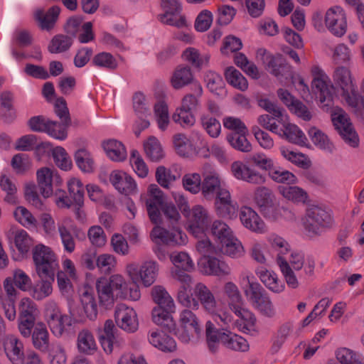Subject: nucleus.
I'll return each instance as SVG.
<instances>
[{
	"label": "nucleus",
	"instance_id": "nucleus-2",
	"mask_svg": "<svg viewBox=\"0 0 364 364\" xmlns=\"http://www.w3.org/2000/svg\"><path fill=\"white\" fill-rule=\"evenodd\" d=\"M205 341L210 352L218 351L220 343L226 348L240 352H247L250 349L247 341L230 331H222L217 328L211 321L205 323Z\"/></svg>",
	"mask_w": 364,
	"mask_h": 364
},
{
	"label": "nucleus",
	"instance_id": "nucleus-5",
	"mask_svg": "<svg viewBox=\"0 0 364 364\" xmlns=\"http://www.w3.org/2000/svg\"><path fill=\"white\" fill-rule=\"evenodd\" d=\"M173 144L176 152L182 157L194 158L209 156L208 142L198 132L193 133L189 137L184 134H176L173 136Z\"/></svg>",
	"mask_w": 364,
	"mask_h": 364
},
{
	"label": "nucleus",
	"instance_id": "nucleus-30",
	"mask_svg": "<svg viewBox=\"0 0 364 364\" xmlns=\"http://www.w3.org/2000/svg\"><path fill=\"white\" fill-rule=\"evenodd\" d=\"M80 298L84 316H79V322H84L85 318L91 321L95 320L97 316V305L92 289L85 287L81 290Z\"/></svg>",
	"mask_w": 364,
	"mask_h": 364
},
{
	"label": "nucleus",
	"instance_id": "nucleus-10",
	"mask_svg": "<svg viewBox=\"0 0 364 364\" xmlns=\"http://www.w3.org/2000/svg\"><path fill=\"white\" fill-rule=\"evenodd\" d=\"M183 216L187 230L196 237L206 232L211 221L208 210L201 205H193Z\"/></svg>",
	"mask_w": 364,
	"mask_h": 364
},
{
	"label": "nucleus",
	"instance_id": "nucleus-57",
	"mask_svg": "<svg viewBox=\"0 0 364 364\" xmlns=\"http://www.w3.org/2000/svg\"><path fill=\"white\" fill-rule=\"evenodd\" d=\"M14 215L15 219L28 229L36 228L37 220L25 207L18 206L16 208Z\"/></svg>",
	"mask_w": 364,
	"mask_h": 364
},
{
	"label": "nucleus",
	"instance_id": "nucleus-54",
	"mask_svg": "<svg viewBox=\"0 0 364 364\" xmlns=\"http://www.w3.org/2000/svg\"><path fill=\"white\" fill-rule=\"evenodd\" d=\"M14 245L21 257H23L29 252L33 242L26 230H19L15 233Z\"/></svg>",
	"mask_w": 364,
	"mask_h": 364
},
{
	"label": "nucleus",
	"instance_id": "nucleus-46",
	"mask_svg": "<svg viewBox=\"0 0 364 364\" xmlns=\"http://www.w3.org/2000/svg\"><path fill=\"white\" fill-rule=\"evenodd\" d=\"M170 259L174 268L171 270L173 272L181 270L183 272H191L194 269V263L191 257L185 252H173L170 255Z\"/></svg>",
	"mask_w": 364,
	"mask_h": 364
},
{
	"label": "nucleus",
	"instance_id": "nucleus-14",
	"mask_svg": "<svg viewBox=\"0 0 364 364\" xmlns=\"http://www.w3.org/2000/svg\"><path fill=\"white\" fill-rule=\"evenodd\" d=\"M173 277L181 284L176 296L178 302L186 308L198 309L196 298L192 296L191 276L181 270H177L173 272Z\"/></svg>",
	"mask_w": 364,
	"mask_h": 364
},
{
	"label": "nucleus",
	"instance_id": "nucleus-40",
	"mask_svg": "<svg viewBox=\"0 0 364 364\" xmlns=\"http://www.w3.org/2000/svg\"><path fill=\"white\" fill-rule=\"evenodd\" d=\"M175 311L176 310L155 306L151 311L152 321L158 326L166 327L171 332L172 327L174 326V320L171 314Z\"/></svg>",
	"mask_w": 364,
	"mask_h": 364
},
{
	"label": "nucleus",
	"instance_id": "nucleus-3",
	"mask_svg": "<svg viewBox=\"0 0 364 364\" xmlns=\"http://www.w3.org/2000/svg\"><path fill=\"white\" fill-rule=\"evenodd\" d=\"M193 293L198 301V307L200 304L205 312L215 318H219L225 325L232 322L233 317L227 310L225 303L217 299L205 284L197 283L194 287Z\"/></svg>",
	"mask_w": 364,
	"mask_h": 364
},
{
	"label": "nucleus",
	"instance_id": "nucleus-39",
	"mask_svg": "<svg viewBox=\"0 0 364 364\" xmlns=\"http://www.w3.org/2000/svg\"><path fill=\"white\" fill-rule=\"evenodd\" d=\"M278 191L285 199L294 203H305L309 198L306 191L299 186H279Z\"/></svg>",
	"mask_w": 364,
	"mask_h": 364
},
{
	"label": "nucleus",
	"instance_id": "nucleus-1",
	"mask_svg": "<svg viewBox=\"0 0 364 364\" xmlns=\"http://www.w3.org/2000/svg\"><path fill=\"white\" fill-rule=\"evenodd\" d=\"M96 290L100 304L105 308L112 306L117 299L138 301L141 298L139 287H129L124 277L119 274L109 278L100 277L96 282Z\"/></svg>",
	"mask_w": 364,
	"mask_h": 364
},
{
	"label": "nucleus",
	"instance_id": "nucleus-23",
	"mask_svg": "<svg viewBox=\"0 0 364 364\" xmlns=\"http://www.w3.org/2000/svg\"><path fill=\"white\" fill-rule=\"evenodd\" d=\"M237 317L236 326L243 333L255 335L258 333L255 315L241 304L231 310Z\"/></svg>",
	"mask_w": 364,
	"mask_h": 364
},
{
	"label": "nucleus",
	"instance_id": "nucleus-24",
	"mask_svg": "<svg viewBox=\"0 0 364 364\" xmlns=\"http://www.w3.org/2000/svg\"><path fill=\"white\" fill-rule=\"evenodd\" d=\"M164 197L161 190L156 184H151L148 188V198L146 205L150 220L154 223L160 220L159 206L164 203Z\"/></svg>",
	"mask_w": 364,
	"mask_h": 364
},
{
	"label": "nucleus",
	"instance_id": "nucleus-33",
	"mask_svg": "<svg viewBox=\"0 0 364 364\" xmlns=\"http://www.w3.org/2000/svg\"><path fill=\"white\" fill-rule=\"evenodd\" d=\"M235 203L231 200L228 190H220L215 198V209L216 214L221 218H231L237 211Z\"/></svg>",
	"mask_w": 364,
	"mask_h": 364
},
{
	"label": "nucleus",
	"instance_id": "nucleus-9",
	"mask_svg": "<svg viewBox=\"0 0 364 364\" xmlns=\"http://www.w3.org/2000/svg\"><path fill=\"white\" fill-rule=\"evenodd\" d=\"M302 225L309 235H317L333 225V219L327 211L314 205L307 209Z\"/></svg>",
	"mask_w": 364,
	"mask_h": 364
},
{
	"label": "nucleus",
	"instance_id": "nucleus-27",
	"mask_svg": "<svg viewBox=\"0 0 364 364\" xmlns=\"http://www.w3.org/2000/svg\"><path fill=\"white\" fill-rule=\"evenodd\" d=\"M277 95L290 112L305 121L311 119V114L309 109L302 102L295 99L287 90L279 89Z\"/></svg>",
	"mask_w": 364,
	"mask_h": 364
},
{
	"label": "nucleus",
	"instance_id": "nucleus-63",
	"mask_svg": "<svg viewBox=\"0 0 364 364\" xmlns=\"http://www.w3.org/2000/svg\"><path fill=\"white\" fill-rule=\"evenodd\" d=\"M202 182L200 175L197 173H186L182 178L184 189L193 194L201 191Z\"/></svg>",
	"mask_w": 364,
	"mask_h": 364
},
{
	"label": "nucleus",
	"instance_id": "nucleus-51",
	"mask_svg": "<svg viewBox=\"0 0 364 364\" xmlns=\"http://www.w3.org/2000/svg\"><path fill=\"white\" fill-rule=\"evenodd\" d=\"M210 232L220 245L233 235L231 228L224 222L216 220L210 225Z\"/></svg>",
	"mask_w": 364,
	"mask_h": 364
},
{
	"label": "nucleus",
	"instance_id": "nucleus-56",
	"mask_svg": "<svg viewBox=\"0 0 364 364\" xmlns=\"http://www.w3.org/2000/svg\"><path fill=\"white\" fill-rule=\"evenodd\" d=\"M182 57L185 60L188 61L196 68L205 66L209 61V55L208 54H200L193 47L188 48L183 53Z\"/></svg>",
	"mask_w": 364,
	"mask_h": 364
},
{
	"label": "nucleus",
	"instance_id": "nucleus-8",
	"mask_svg": "<svg viewBox=\"0 0 364 364\" xmlns=\"http://www.w3.org/2000/svg\"><path fill=\"white\" fill-rule=\"evenodd\" d=\"M33 258L39 277L52 279L55 276L58 263L57 256L50 247L42 244L36 245L33 251Z\"/></svg>",
	"mask_w": 364,
	"mask_h": 364
},
{
	"label": "nucleus",
	"instance_id": "nucleus-44",
	"mask_svg": "<svg viewBox=\"0 0 364 364\" xmlns=\"http://www.w3.org/2000/svg\"><path fill=\"white\" fill-rule=\"evenodd\" d=\"M41 279L37 282L31 289V296L37 300H43L49 296L53 292V282H54L55 276L50 277H41Z\"/></svg>",
	"mask_w": 364,
	"mask_h": 364
},
{
	"label": "nucleus",
	"instance_id": "nucleus-12",
	"mask_svg": "<svg viewBox=\"0 0 364 364\" xmlns=\"http://www.w3.org/2000/svg\"><path fill=\"white\" fill-rule=\"evenodd\" d=\"M257 58L262 61L266 68L278 78H292L291 67L281 55H272L263 48L258 49Z\"/></svg>",
	"mask_w": 364,
	"mask_h": 364
},
{
	"label": "nucleus",
	"instance_id": "nucleus-62",
	"mask_svg": "<svg viewBox=\"0 0 364 364\" xmlns=\"http://www.w3.org/2000/svg\"><path fill=\"white\" fill-rule=\"evenodd\" d=\"M267 240L272 250L277 252V259L282 257V255L287 254L290 251V246L288 242L282 237L277 234H270L267 237Z\"/></svg>",
	"mask_w": 364,
	"mask_h": 364
},
{
	"label": "nucleus",
	"instance_id": "nucleus-53",
	"mask_svg": "<svg viewBox=\"0 0 364 364\" xmlns=\"http://www.w3.org/2000/svg\"><path fill=\"white\" fill-rule=\"evenodd\" d=\"M68 192L76 205L82 206L84 203V186L77 178H71L67 182Z\"/></svg>",
	"mask_w": 364,
	"mask_h": 364
},
{
	"label": "nucleus",
	"instance_id": "nucleus-35",
	"mask_svg": "<svg viewBox=\"0 0 364 364\" xmlns=\"http://www.w3.org/2000/svg\"><path fill=\"white\" fill-rule=\"evenodd\" d=\"M116 328L112 320H107L100 336V343L102 348L107 353H111L114 347L121 343V338L116 334Z\"/></svg>",
	"mask_w": 364,
	"mask_h": 364
},
{
	"label": "nucleus",
	"instance_id": "nucleus-15",
	"mask_svg": "<svg viewBox=\"0 0 364 364\" xmlns=\"http://www.w3.org/2000/svg\"><path fill=\"white\" fill-rule=\"evenodd\" d=\"M324 21L326 28L335 36L341 37L346 33L347 16L341 6H333L329 8L325 14Z\"/></svg>",
	"mask_w": 364,
	"mask_h": 364
},
{
	"label": "nucleus",
	"instance_id": "nucleus-52",
	"mask_svg": "<svg viewBox=\"0 0 364 364\" xmlns=\"http://www.w3.org/2000/svg\"><path fill=\"white\" fill-rule=\"evenodd\" d=\"M192 80L191 68L188 66H178L173 73L171 84L174 88L179 89L190 83Z\"/></svg>",
	"mask_w": 364,
	"mask_h": 364
},
{
	"label": "nucleus",
	"instance_id": "nucleus-43",
	"mask_svg": "<svg viewBox=\"0 0 364 364\" xmlns=\"http://www.w3.org/2000/svg\"><path fill=\"white\" fill-rule=\"evenodd\" d=\"M151 298L156 306L176 310V304L171 296L162 286H154L151 289Z\"/></svg>",
	"mask_w": 364,
	"mask_h": 364
},
{
	"label": "nucleus",
	"instance_id": "nucleus-61",
	"mask_svg": "<svg viewBox=\"0 0 364 364\" xmlns=\"http://www.w3.org/2000/svg\"><path fill=\"white\" fill-rule=\"evenodd\" d=\"M309 135L312 142L318 148L331 152L333 145L328 136L316 127H312L309 131Z\"/></svg>",
	"mask_w": 364,
	"mask_h": 364
},
{
	"label": "nucleus",
	"instance_id": "nucleus-7",
	"mask_svg": "<svg viewBox=\"0 0 364 364\" xmlns=\"http://www.w3.org/2000/svg\"><path fill=\"white\" fill-rule=\"evenodd\" d=\"M201 328L197 316L191 310H183L179 315L178 326L172 327V331L183 343H189L198 338Z\"/></svg>",
	"mask_w": 364,
	"mask_h": 364
},
{
	"label": "nucleus",
	"instance_id": "nucleus-17",
	"mask_svg": "<svg viewBox=\"0 0 364 364\" xmlns=\"http://www.w3.org/2000/svg\"><path fill=\"white\" fill-rule=\"evenodd\" d=\"M311 73L314 77L312 87L319 92V98L322 107H330L332 102V88L328 85L330 82L328 77L318 65L312 66Z\"/></svg>",
	"mask_w": 364,
	"mask_h": 364
},
{
	"label": "nucleus",
	"instance_id": "nucleus-19",
	"mask_svg": "<svg viewBox=\"0 0 364 364\" xmlns=\"http://www.w3.org/2000/svg\"><path fill=\"white\" fill-rule=\"evenodd\" d=\"M151 237L156 243L167 245H182L187 242V236L178 228L173 227L168 230L160 226H156L151 232Z\"/></svg>",
	"mask_w": 364,
	"mask_h": 364
},
{
	"label": "nucleus",
	"instance_id": "nucleus-47",
	"mask_svg": "<svg viewBox=\"0 0 364 364\" xmlns=\"http://www.w3.org/2000/svg\"><path fill=\"white\" fill-rule=\"evenodd\" d=\"M144 149L146 156L152 161H158L164 156L162 146L155 136H150L144 142Z\"/></svg>",
	"mask_w": 364,
	"mask_h": 364
},
{
	"label": "nucleus",
	"instance_id": "nucleus-16",
	"mask_svg": "<svg viewBox=\"0 0 364 364\" xmlns=\"http://www.w3.org/2000/svg\"><path fill=\"white\" fill-rule=\"evenodd\" d=\"M163 14H160L159 19L164 23L178 28L187 26L185 16L181 14L182 6L178 0H161Z\"/></svg>",
	"mask_w": 364,
	"mask_h": 364
},
{
	"label": "nucleus",
	"instance_id": "nucleus-20",
	"mask_svg": "<svg viewBox=\"0 0 364 364\" xmlns=\"http://www.w3.org/2000/svg\"><path fill=\"white\" fill-rule=\"evenodd\" d=\"M36 178L40 193L45 198H48L53 194V184L56 186L62 184V179L58 173L47 167L38 170Z\"/></svg>",
	"mask_w": 364,
	"mask_h": 364
},
{
	"label": "nucleus",
	"instance_id": "nucleus-59",
	"mask_svg": "<svg viewBox=\"0 0 364 364\" xmlns=\"http://www.w3.org/2000/svg\"><path fill=\"white\" fill-rule=\"evenodd\" d=\"M336 355L341 364H364V358L362 355L346 348H339Z\"/></svg>",
	"mask_w": 364,
	"mask_h": 364
},
{
	"label": "nucleus",
	"instance_id": "nucleus-4",
	"mask_svg": "<svg viewBox=\"0 0 364 364\" xmlns=\"http://www.w3.org/2000/svg\"><path fill=\"white\" fill-rule=\"evenodd\" d=\"M333 80L335 85L341 90V96L348 106L355 111L364 109V79L360 85L361 97L358 94L356 85L348 68H337L334 71Z\"/></svg>",
	"mask_w": 364,
	"mask_h": 364
},
{
	"label": "nucleus",
	"instance_id": "nucleus-21",
	"mask_svg": "<svg viewBox=\"0 0 364 364\" xmlns=\"http://www.w3.org/2000/svg\"><path fill=\"white\" fill-rule=\"evenodd\" d=\"M254 200L266 217L270 219L279 218L273 213L275 207L274 196L269 188L264 186L257 187L255 191Z\"/></svg>",
	"mask_w": 364,
	"mask_h": 364
},
{
	"label": "nucleus",
	"instance_id": "nucleus-18",
	"mask_svg": "<svg viewBox=\"0 0 364 364\" xmlns=\"http://www.w3.org/2000/svg\"><path fill=\"white\" fill-rule=\"evenodd\" d=\"M114 319L117 326L127 333H134L139 328V319L136 311L124 304L117 305Z\"/></svg>",
	"mask_w": 364,
	"mask_h": 364
},
{
	"label": "nucleus",
	"instance_id": "nucleus-25",
	"mask_svg": "<svg viewBox=\"0 0 364 364\" xmlns=\"http://www.w3.org/2000/svg\"><path fill=\"white\" fill-rule=\"evenodd\" d=\"M200 271L205 275L225 277L230 274V267L225 262L215 257H202L198 262Z\"/></svg>",
	"mask_w": 364,
	"mask_h": 364
},
{
	"label": "nucleus",
	"instance_id": "nucleus-28",
	"mask_svg": "<svg viewBox=\"0 0 364 364\" xmlns=\"http://www.w3.org/2000/svg\"><path fill=\"white\" fill-rule=\"evenodd\" d=\"M242 224L252 232L263 234L267 231L264 222L259 215L250 207H242L240 212Z\"/></svg>",
	"mask_w": 364,
	"mask_h": 364
},
{
	"label": "nucleus",
	"instance_id": "nucleus-41",
	"mask_svg": "<svg viewBox=\"0 0 364 364\" xmlns=\"http://www.w3.org/2000/svg\"><path fill=\"white\" fill-rule=\"evenodd\" d=\"M70 223L71 220L65 218L58 224V229L64 250L68 253H73L75 250V241L70 232Z\"/></svg>",
	"mask_w": 364,
	"mask_h": 364
},
{
	"label": "nucleus",
	"instance_id": "nucleus-50",
	"mask_svg": "<svg viewBox=\"0 0 364 364\" xmlns=\"http://www.w3.org/2000/svg\"><path fill=\"white\" fill-rule=\"evenodd\" d=\"M225 77L232 87L245 91L248 87V82L242 73L232 66L228 67L225 71Z\"/></svg>",
	"mask_w": 364,
	"mask_h": 364
},
{
	"label": "nucleus",
	"instance_id": "nucleus-32",
	"mask_svg": "<svg viewBox=\"0 0 364 364\" xmlns=\"http://www.w3.org/2000/svg\"><path fill=\"white\" fill-rule=\"evenodd\" d=\"M224 183L220 174L215 171H210L203 176L201 192L206 199L213 198L220 190H227L223 188Z\"/></svg>",
	"mask_w": 364,
	"mask_h": 364
},
{
	"label": "nucleus",
	"instance_id": "nucleus-37",
	"mask_svg": "<svg viewBox=\"0 0 364 364\" xmlns=\"http://www.w3.org/2000/svg\"><path fill=\"white\" fill-rule=\"evenodd\" d=\"M256 274L262 284L272 292L280 294L284 291L285 284L275 272L261 268L256 271Z\"/></svg>",
	"mask_w": 364,
	"mask_h": 364
},
{
	"label": "nucleus",
	"instance_id": "nucleus-49",
	"mask_svg": "<svg viewBox=\"0 0 364 364\" xmlns=\"http://www.w3.org/2000/svg\"><path fill=\"white\" fill-rule=\"evenodd\" d=\"M223 293L228 299V306L230 310L243 304L241 293L235 283L232 282H226L223 286Z\"/></svg>",
	"mask_w": 364,
	"mask_h": 364
},
{
	"label": "nucleus",
	"instance_id": "nucleus-11",
	"mask_svg": "<svg viewBox=\"0 0 364 364\" xmlns=\"http://www.w3.org/2000/svg\"><path fill=\"white\" fill-rule=\"evenodd\" d=\"M45 320L52 332L56 337H61L72 325V318L61 313L57 304L53 301L46 303L45 306Z\"/></svg>",
	"mask_w": 364,
	"mask_h": 364
},
{
	"label": "nucleus",
	"instance_id": "nucleus-60",
	"mask_svg": "<svg viewBox=\"0 0 364 364\" xmlns=\"http://www.w3.org/2000/svg\"><path fill=\"white\" fill-rule=\"evenodd\" d=\"M247 133H231L227 136V140L232 147L242 151L250 152L252 150V145L247 139Z\"/></svg>",
	"mask_w": 364,
	"mask_h": 364
},
{
	"label": "nucleus",
	"instance_id": "nucleus-64",
	"mask_svg": "<svg viewBox=\"0 0 364 364\" xmlns=\"http://www.w3.org/2000/svg\"><path fill=\"white\" fill-rule=\"evenodd\" d=\"M172 119L183 127H191L196 122V118L193 112L181 107L176 108L172 115Z\"/></svg>",
	"mask_w": 364,
	"mask_h": 364
},
{
	"label": "nucleus",
	"instance_id": "nucleus-13",
	"mask_svg": "<svg viewBox=\"0 0 364 364\" xmlns=\"http://www.w3.org/2000/svg\"><path fill=\"white\" fill-rule=\"evenodd\" d=\"M331 119L335 129L350 146L358 145V136L354 130L348 114L341 108L335 107L331 111Z\"/></svg>",
	"mask_w": 364,
	"mask_h": 364
},
{
	"label": "nucleus",
	"instance_id": "nucleus-31",
	"mask_svg": "<svg viewBox=\"0 0 364 364\" xmlns=\"http://www.w3.org/2000/svg\"><path fill=\"white\" fill-rule=\"evenodd\" d=\"M109 181L113 186L121 193L129 195L136 190V183L127 173L115 170L109 176Z\"/></svg>",
	"mask_w": 364,
	"mask_h": 364
},
{
	"label": "nucleus",
	"instance_id": "nucleus-45",
	"mask_svg": "<svg viewBox=\"0 0 364 364\" xmlns=\"http://www.w3.org/2000/svg\"><path fill=\"white\" fill-rule=\"evenodd\" d=\"M103 148L107 156L112 161H121L126 159L127 151L119 141L109 139L104 142Z\"/></svg>",
	"mask_w": 364,
	"mask_h": 364
},
{
	"label": "nucleus",
	"instance_id": "nucleus-29",
	"mask_svg": "<svg viewBox=\"0 0 364 364\" xmlns=\"http://www.w3.org/2000/svg\"><path fill=\"white\" fill-rule=\"evenodd\" d=\"M4 348L7 358L13 364H23V344L16 336L8 335L5 338Z\"/></svg>",
	"mask_w": 364,
	"mask_h": 364
},
{
	"label": "nucleus",
	"instance_id": "nucleus-26",
	"mask_svg": "<svg viewBox=\"0 0 364 364\" xmlns=\"http://www.w3.org/2000/svg\"><path fill=\"white\" fill-rule=\"evenodd\" d=\"M278 122L282 127L279 128L277 135L295 144L304 146L306 144L307 139L304 133L296 125L289 123L287 115L284 116V120Z\"/></svg>",
	"mask_w": 364,
	"mask_h": 364
},
{
	"label": "nucleus",
	"instance_id": "nucleus-48",
	"mask_svg": "<svg viewBox=\"0 0 364 364\" xmlns=\"http://www.w3.org/2000/svg\"><path fill=\"white\" fill-rule=\"evenodd\" d=\"M244 252L243 247L240 240L233 235L227 241L219 245V253L227 255L232 257H238Z\"/></svg>",
	"mask_w": 364,
	"mask_h": 364
},
{
	"label": "nucleus",
	"instance_id": "nucleus-36",
	"mask_svg": "<svg viewBox=\"0 0 364 364\" xmlns=\"http://www.w3.org/2000/svg\"><path fill=\"white\" fill-rule=\"evenodd\" d=\"M60 13V8L58 6H53L46 13L42 9H36L33 16L41 29L50 31L55 26Z\"/></svg>",
	"mask_w": 364,
	"mask_h": 364
},
{
	"label": "nucleus",
	"instance_id": "nucleus-34",
	"mask_svg": "<svg viewBox=\"0 0 364 364\" xmlns=\"http://www.w3.org/2000/svg\"><path fill=\"white\" fill-rule=\"evenodd\" d=\"M148 341L151 345L164 352H173L176 349L175 340L158 329L149 332Z\"/></svg>",
	"mask_w": 364,
	"mask_h": 364
},
{
	"label": "nucleus",
	"instance_id": "nucleus-42",
	"mask_svg": "<svg viewBox=\"0 0 364 364\" xmlns=\"http://www.w3.org/2000/svg\"><path fill=\"white\" fill-rule=\"evenodd\" d=\"M32 341L36 348L42 351L48 350L49 333L43 323L40 322L36 324L32 332Z\"/></svg>",
	"mask_w": 364,
	"mask_h": 364
},
{
	"label": "nucleus",
	"instance_id": "nucleus-55",
	"mask_svg": "<svg viewBox=\"0 0 364 364\" xmlns=\"http://www.w3.org/2000/svg\"><path fill=\"white\" fill-rule=\"evenodd\" d=\"M200 123L202 127L210 136L217 138L220 135L221 125L220 122L214 117L207 113H203L200 116Z\"/></svg>",
	"mask_w": 364,
	"mask_h": 364
},
{
	"label": "nucleus",
	"instance_id": "nucleus-22",
	"mask_svg": "<svg viewBox=\"0 0 364 364\" xmlns=\"http://www.w3.org/2000/svg\"><path fill=\"white\" fill-rule=\"evenodd\" d=\"M230 172L236 179L250 183L260 185L265 182V178L259 172L251 168L240 161L232 163Z\"/></svg>",
	"mask_w": 364,
	"mask_h": 364
},
{
	"label": "nucleus",
	"instance_id": "nucleus-38",
	"mask_svg": "<svg viewBox=\"0 0 364 364\" xmlns=\"http://www.w3.org/2000/svg\"><path fill=\"white\" fill-rule=\"evenodd\" d=\"M77 346L79 352L85 355H93L97 350V346L92 332L83 329L77 335Z\"/></svg>",
	"mask_w": 364,
	"mask_h": 364
},
{
	"label": "nucleus",
	"instance_id": "nucleus-58",
	"mask_svg": "<svg viewBox=\"0 0 364 364\" xmlns=\"http://www.w3.org/2000/svg\"><path fill=\"white\" fill-rule=\"evenodd\" d=\"M70 125V123H69L68 119L61 122V123L50 121L45 132L56 139L65 140L68 136L67 129Z\"/></svg>",
	"mask_w": 364,
	"mask_h": 364
},
{
	"label": "nucleus",
	"instance_id": "nucleus-6",
	"mask_svg": "<svg viewBox=\"0 0 364 364\" xmlns=\"http://www.w3.org/2000/svg\"><path fill=\"white\" fill-rule=\"evenodd\" d=\"M125 272L133 283V286L141 284L145 287L151 286L156 281L159 272V265L154 260H146L140 265L132 262L127 264Z\"/></svg>",
	"mask_w": 364,
	"mask_h": 364
}]
</instances>
